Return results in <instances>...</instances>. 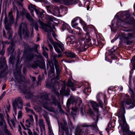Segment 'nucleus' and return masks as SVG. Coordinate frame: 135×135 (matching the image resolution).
Masks as SVG:
<instances>
[{
  "label": "nucleus",
  "instance_id": "c756f323",
  "mask_svg": "<svg viewBox=\"0 0 135 135\" xmlns=\"http://www.w3.org/2000/svg\"><path fill=\"white\" fill-rule=\"evenodd\" d=\"M26 126L27 127H30L32 124V123L30 120V119H27L26 121Z\"/></svg>",
  "mask_w": 135,
  "mask_h": 135
},
{
  "label": "nucleus",
  "instance_id": "5701e85b",
  "mask_svg": "<svg viewBox=\"0 0 135 135\" xmlns=\"http://www.w3.org/2000/svg\"><path fill=\"white\" fill-rule=\"evenodd\" d=\"M91 91V89L90 88L88 87V88L87 87L85 88V89L83 91V92L85 94L88 95L89 94L88 93H90Z\"/></svg>",
  "mask_w": 135,
  "mask_h": 135
},
{
  "label": "nucleus",
  "instance_id": "680f3d73",
  "mask_svg": "<svg viewBox=\"0 0 135 135\" xmlns=\"http://www.w3.org/2000/svg\"><path fill=\"white\" fill-rule=\"evenodd\" d=\"M26 105L27 107H29L30 106V105L29 103H27L26 104Z\"/></svg>",
  "mask_w": 135,
  "mask_h": 135
},
{
  "label": "nucleus",
  "instance_id": "a211bd4d",
  "mask_svg": "<svg viewBox=\"0 0 135 135\" xmlns=\"http://www.w3.org/2000/svg\"><path fill=\"white\" fill-rule=\"evenodd\" d=\"M62 27L63 28L65 29H66L70 33H73V30L68 24L64 23L62 25Z\"/></svg>",
  "mask_w": 135,
  "mask_h": 135
},
{
  "label": "nucleus",
  "instance_id": "13d9d810",
  "mask_svg": "<svg viewBox=\"0 0 135 135\" xmlns=\"http://www.w3.org/2000/svg\"><path fill=\"white\" fill-rule=\"evenodd\" d=\"M68 124L69 127H72V123L70 121L68 122Z\"/></svg>",
  "mask_w": 135,
  "mask_h": 135
},
{
  "label": "nucleus",
  "instance_id": "2eb2a0df",
  "mask_svg": "<svg viewBox=\"0 0 135 135\" xmlns=\"http://www.w3.org/2000/svg\"><path fill=\"white\" fill-rule=\"evenodd\" d=\"M71 102H75L76 105L78 104V105H80L82 103V101L81 99L78 97H72L70 98Z\"/></svg>",
  "mask_w": 135,
  "mask_h": 135
},
{
  "label": "nucleus",
  "instance_id": "37998d69",
  "mask_svg": "<svg viewBox=\"0 0 135 135\" xmlns=\"http://www.w3.org/2000/svg\"><path fill=\"white\" fill-rule=\"evenodd\" d=\"M43 54L44 56H45L46 58L47 59L48 58V54L47 52L45 51H44L43 52Z\"/></svg>",
  "mask_w": 135,
  "mask_h": 135
},
{
  "label": "nucleus",
  "instance_id": "aec40b11",
  "mask_svg": "<svg viewBox=\"0 0 135 135\" xmlns=\"http://www.w3.org/2000/svg\"><path fill=\"white\" fill-rule=\"evenodd\" d=\"M38 124L41 129H43L45 130V126L43 120L42 119H40L39 120Z\"/></svg>",
  "mask_w": 135,
  "mask_h": 135
},
{
  "label": "nucleus",
  "instance_id": "ddd939ff",
  "mask_svg": "<svg viewBox=\"0 0 135 135\" xmlns=\"http://www.w3.org/2000/svg\"><path fill=\"white\" fill-rule=\"evenodd\" d=\"M79 129V127L77 126L75 132V135H87V134H88V132L86 131L84 132H83L84 131H83V129H81L80 131Z\"/></svg>",
  "mask_w": 135,
  "mask_h": 135
},
{
  "label": "nucleus",
  "instance_id": "338daca9",
  "mask_svg": "<svg viewBox=\"0 0 135 135\" xmlns=\"http://www.w3.org/2000/svg\"><path fill=\"white\" fill-rule=\"evenodd\" d=\"M132 105H133V106L132 107H131V108H133L135 106V104L134 103L132 104Z\"/></svg>",
  "mask_w": 135,
  "mask_h": 135
},
{
  "label": "nucleus",
  "instance_id": "2f4dec72",
  "mask_svg": "<svg viewBox=\"0 0 135 135\" xmlns=\"http://www.w3.org/2000/svg\"><path fill=\"white\" fill-rule=\"evenodd\" d=\"M5 59L4 57H2L0 58V65L2 64V63L5 64Z\"/></svg>",
  "mask_w": 135,
  "mask_h": 135
},
{
  "label": "nucleus",
  "instance_id": "a19ab883",
  "mask_svg": "<svg viewBox=\"0 0 135 135\" xmlns=\"http://www.w3.org/2000/svg\"><path fill=\"white\" fill-rule=\"evenodd\" d=\"M55 11L57 14L59 13V9L58 7H56L55 8Z\"/></svg>",
  "mask_w": 135,
  "mask_h": 135
},
{
  "label": "nucleus",
  "instance_id": "6e6d98bb",
  "mask_svg": "<svg viewBox=\"0 0 135 135\" xmlns=\"http://www.w3.org/2000/svg\"><path fill=\"white\" fill-rule=\"evenodd\" d=\"M49 40L51 43L52 44H53V41L52 39V38L51 37H50L49 38Z\"/></svg>",
  "mask_w": 135,
  "mask_h": 135
},
{
  "label": "nucleus",
  "instance_id": "412c9836",
  "mask_svg": "<svg viewBox=\"0 0 135 135\" xmlns=\"http://www.w3.org/2000/svg\"><path fill=\"white\" fill-rule=\"evenodd\" d=\"M123 39L126 40H129L133 37V35L131 33H129L128 35H123Z\"/></svg>",
  "mask_w": 135,
  "mask_h": 135
},
{
  "label": "nucleus",
  "instance_id": "a878e982",
  "mask_svg": "<svg viewBox=\"0 0 135 135\" xmlns=\"http://www.w3.org/2000/svg\"><path fill=\"white\" fill-rule=\"evenodd\" d=\"M9 16L10 17L9 21L11 24L13 22V18L12 13L11 12H9L8 13Z\"/></svg>",
  "mask_w": 135,
  "mask_h": 135
},
{
  "label": "nucleus",
  "instance_id": "20e7f679",
  "mask_svg": "<svg viewBox=\"0 0 135 135\" xmlns=\"http://www.w3.org/2000/svg\"><path fill=\"white\" fill-rule=\"evenodd\" d=\"M73 40L70 37H68L66 38L67 43V44H69V42H70V44H73V46L76 47L77 50H78L79 51H83L84 50V48L85 47L81 45L80 44V42H79L80 41H79L78 42H74L73 41Z\"/></svg>",
  "mask_w": 135,
  "mask_h": 135
},
{
  "label": "nucleus",
  "instance_id": "4468645a",
  "mask_svg": "<svg viewBox=\"0 0 135 135\" xmlns=\"http://www.w3.org/2000/svg\"><path fill=\"white\" fill-rule=\"evenodd\" d=\"M46 123L48 125L49 129L48 133L49 135H54L51 127L50 124V122L49 121V119L47 117H46Z\"/></svg>",
  "mask_w": 135,
  "mask_h": 135
},
{
  "label": "nucleus",
  "instance_id": "79ce46f5",
  "mask_svg": "<svg viewBox=\"0 0 135 135\" xmlns=\"http://www.w3.org/2000/svg\"><path fill=\"white\" fill-rule=\"evenodd\" d=\"M89 3H90V2H89L88 1H86V2H85V5L86 4H87V5L88 4V5H87V6H87V10H89Z\"/></svg>",
  "mask_w": 135,
  "mask_h": 135
},
{
  "label": "nucleus",
  "instance_id": "58836bf2",
  "mask_svg": "<svg viewBox=\"0 0 135 135\" xmlns=\"http://www.w3.org/2000/svg\"><path fill=\"white\" fill-rule=\"evenodd\" d=\"M111 125L110 124H109L108 125V128H106V130L108 132H109V131L111 130L110 127Z\"/></svg>",
  "mask_w": 135,
  "mask_h": 135
},
{
  "label": "nucleus",
  "instance_id": "3c124183",
  "mask_svg": "<svg viewBox=\"0 0 135 135\" xmlns=\"http://www.w3.org/2000/svg\"><path fill=\"white\" fill-rule=\"evenodd\" d=\"M81 126L83 127H87L88 126L86 123H84L81 125Z\"/></svg>",
  "mask_w": 135,
  "mask_h": 135
},
{
  "label": "nucleus",
  "instance_id": "e433bc0d",
  "mask_svg": "<svg viewBox=\"0 0 135 135\" xmlns=\"http://www.w3.org/2000/svg\"><path fill=\"white\" fill-rule=\"evenodd\" d=\"M48 18L50 21H53L54 20L53 17L51 16H48Z\"/></svg>",
  "mask_w": 135,
  "mask_h": 135
},
{
  "label": "nucleus",
  "instance_id": "0eeeda50",
  "mask_svg": "<svg viewBox=\"0 0 135 135\" xmlns=\"http://www.w3.org/2000/svg\"><path fill=\"white\" fill-rule=\"evenodd\" d=\"M28 9L30 10V13L32 16L33 15V10L31 9V8H33L35 10V12L37 15L39 17H42L44 11L42 10H41V9L38 8H36L35 5L32 4H30L28 7Z\"/></svg>",
  "mask_w": 135,
  "mask_h": 135
},
{
  "label": "nucleus",
  "instance_id": "4c0bfd02",
  "mask_svg": "<svg viewBox=\"0 0 135 135\" xmlns=\"http://www.w3.org/2000/svg\"><path fill=\"white\" fill-rule=\"evenodd\" d=\"M91 128L93 129H97L98 127L97 126V125L95 124L94 125H92L91 126Z\"/></svg>",
  "mask_w": 135,
  "mask_h": 135
},
{
  "label": "nucleus",
  "instance_id": "39448f33",
  "mask_svg": "<svg viewBox=\"0 0 135 135\" xmlns=\"http://www.w3.org/2000/svg\"><path fill=\"white\" fill-rule=\"evenodd\" d=\"M123 15H125L123 16V18L126 17L127 18L124 20H122L120 21V22H118V24H119L120 25L123 26V25L126 24V23H128L130 24L132 23L134 21L133 18H132L131 17L130 18V15L128 13L126 12L125 11L123 12L122 13Z\"/></svg>",
  "mask_w": 135,
  "mask_h": 135
},
{
  "label": "nucleus",
  "instance_id": "f3484780",
  "mask_svg": "<svg viewBox=\"0 0 135 135\" xmlns=\"http://www.w3.org/2000/svg\"><path fill=\"white\" fill-rule=\"evenodd\" d=\"M27 112L28 113H29L30 114H33L35 116V119L36 121V122H37L38 120V117L35 114L33 111L31 109H30L26 107L25 108Z\"/></svg>",
  "mask_w": 135,
  "mask_h": 135
},
{
  "label": "nucleus",
  "instance_id": "6e6552de",
  "mask_svg": "<svg viewBox=\"0 0 135 135\" xmlns=\"http://www.w3.org/2000/svg\"><path fill=\"white\" fill-rule=\"evenodd\" d=\"M23 104L21 98L18 97L16 98L13 102V106L14 112L15 113H17L16 108H17L21 109L23 108Z\"/></svg>",
  "mask_w": 135,
  "mask_h": 135
},
{
  "label": "nucleus",
  "instance_id": "ea45409f",
  "mask_svg": "<svg viewBox=\"0 0 135 135\" xmlns=\"http://www.w3.org/2000/svg\"><path fill=\"white\" fill-rule=\"evenodd\" d=\"M5 52V51L4 49H3L0 51V55H1L2 56H3L4 55V53Z\"/></svg>",
  "mask_w": 135,
  "mask_h": 135
},
{
  "label": "nucleus",
  "instance_id": "8fccbe9b",
  "mask_svg": "<svg viewBox=\"0 0 135 135\" xmlns=\"http://www.w3.org/2000/svg\"><path fill=\"white\" fill-rule=\"evenodd\" d=\"M130 93H131V97H133L134 95V92L133 91H130Z\"/></svg>",
  "mask_w": 135,
  "mask_h": 135
},
{
  "label": "nucleus",
  "instance_id": "864d4df0",
  "mask_svg": "<svg viewBox=\"0 0 135 135\" xmlns=\"http://www.w3.org/2000/svg\"><path fill=\"white\" fill-rule=\"evenodd\" d=\"M98 45H99L100 47L101 46L102 47L104 45V44H103L102 43L100 42L98 43Z\"/></svg>",
  "mask_w": 135,
  "mask_h": 135
},
{
  "label": "nucleus",
  "instance_id": "4d7b16f0",
  "mask_svg": "<svg viewBox=\"0 0 135 135\" xmlns=\"http://www.w3.org/2000/svg\"><path fill=\"white\" fill-rule=\"evenodd\" d=\"M28 133L29 135H33L32 134V132L30 130H28Z\"/></svg>",
  "mask_w": 135,
  "mask_h": 135
},
{
  "label": "nucleus",
  "instance_id": "5fc2aeb1",
  "mask_svg": "<svg viewBox=\"0 0 135 135\" xmlns=\"http://www.w3.org/2000/svg\"><path fill=\"white\" fill-rule=\"evenodd\" d=\"M35 28L36 30L38 31V26L37 25L35 24Z\"/></svg>",
  "mask_w": 135,
  "mask_h": 135
},
{
  "label": "nucleus",
  "instance_id": "a18cd8bd",
  "mask_svg": "<svg viewBox=\"0 0 135 135\" xmlns=\"http://www.w3.org/2000/svg\"><path fill=\"white\" fill-rule=\"evenodd\" d=\"M43 107H44V108L47 109V110H49V111H51L52 110L50 109L48 107V106L47 105H45V104H44L43 105Z\"/></svg>",
  "mask_w": 135,
  "mask_h": 135
},
{
  "label": "nucleus",
  "instance_id": "f8f14e48",
  "mask_svg": "<svg viewBox=\"0 0 135 135\" xmlns=\"http://www.w3.org/2000/svg\"><path fill=\"white\" fill-rule=\"evenodd\" d=\"M56 44L57 46H54V47L56 52L59 53L58 55V57H59L62 56L61 54L60 53L61 51L59 49H60L63 51L64 50V48L63 44L62 43H56Z\"/></svg>",
  "mask_w": 135,
  "mask_h": 135
},
{
  "label": "nucleus",
  "instance_id": "72a5a7b5",
  "mask_svg": "<svg viewBox=\"0 0 135 135\" xmlns=\"http://www.w3.org/2000/svg\"><path fill=\"white\" fill-rule=\"evenodd\" d=\"M22 115V113L21 111H20L18 112V118L19 119L21 118Z\"/></svg>",
  "mask_w": 135,
  "mask_h": 135
},
{
  "label": "nucleus",
  "instance_id": "9b49d317",
  "mask_svg": "<svg viewBox=\"0 0 135 135\" xmlns=\"http://www.w3.org/2000/svg\"><path fill=\"white\" fill-rule=\"evenodd\" d=\"M90 102L93 109L98 112L99 109L98 108L99 107L102 108V103L100 100H98L99 105L96 102L94 101L90 100Z\"/></svg>",
  "mask_w": 135,
  "mask_h": 135
},
{
  "label": "nucleus",
  "instance_id": "1a4fd4ad",
  "mask_svg": "<svg viewBox=\"0 0 135 135\" xmlns=\"http://www.w3.org/2000/svg\"><path fill=\"white\" fill-rule=\"evenodd\" d=\"M22 30L23 31V34L25 36V37H28V34L27 31L26 25L25 24L23 23H21L18 31V33L20 37H21V36Z\"/></svg>",
  "mask_w": 135,
  "mask_h": 135
},
{
  "label": "nucleus",
  "instance_id": "423d86ee",
  "mask_svg": "<svg viewBox=\"0 0 135 135\" xmlns=\"http://www.w3.org/2000/svg\"><path fill=\"white\" fill-rule=\"evenodd\" d=\"M0 126L1 128H4V133L6 135H12L6 129V123L4 120V116L1 113L0 114ZM0 135L4 134L1 131L0 132Z\"/></svg>",
  "mask_w": 135,
  "mask_h": 135
},
{
  "label": "nucleus",
  "instance_id": "052dcab7",
  "mask_svg": "<svg viewBox=\"0 0 135 135\" xmlns=\"http://www.w3.org/2000/svg\"><path fill=\"white\" fill-rule=\"evenodd\" d=\"M5 87H6V85H4L3 86V87H2V89L3 90H4V89L5 88Z\"/></svg>",
  "mask_w": 135,
  "mask_h": 135
},
{
  "label": "nucleus",
  "instance_id": "774afa93",
  "mask_svg": "<svg viewBox=\"0 0 135 135\" xmlns=\"http://www.w3.org/2000/svg\"><path fill=\"white\" fill-rule=\"evenodd\" d=\"M46 86L49 88H50V86L48 85V84L47 83L46 84Z\"/></svg>",
  "mask_w": 135,
  "mask_h": 135
},
{
  "label": "nucleus",
  "instance_id": "4be33fe9",
  "mask_svg": "<svg viewBox=\"0 0 135 135\" xmlns=\"http://www.w3.org/2000/svg\"><path fill=\"white\" fill-rule=\"evenodd\" d=\"M65 85L61 88V89L60 91V93L62 95H69V92L68 91L67 92V93L66 94L65 91Z\"/></svg>",
  "mask_w": 135,
  "mask_h": 135
},
{
  "label": "nucleus",
  "instance_id": "e2e57ef3",
  "mask_svg": "<svg viewBox=\"0 0 135 135\" xmlns=\"http://www.w3.org/2000/svg\"><path fill=\"white\" fill-rule=\"evenodd\" d=\"M9 62L11 63H12V58L11 57H10V59H9Z\"/></svg>",
  "mask_w": 135,
  "mask_h": 135
},
{
  "label": "nucleus",
  "instance_id": "f704fd0d",
  "mask_svg": "<svg viewBox=\"0 0 135 135\" xmlns=\"http://www.w3.org/2000/svg\"><path fill=\"white\" fill-rule=\"evenodd\" d=\"M56 69L57 75V76H56V78L55 79L58 80V79H59V75L60 72V71L59 70H58L57 69Z\"/></svg>",
  "mask_w": 135,
  "mask_h": 135
},
{
  "label": "nucleus",
  "instance_id": "7c9ffc66",
  "mask_svg": "<svg viewBox=\"0 0 135 135\" xmlns=\"http://www.w3.org/2000/svg\"><path fill=\"white\" fill-rule=\"evenodd\" d=\"M25 16L30 21H32V19L30 16V14L28 13H26L25 14Z\"/></svg>",
  "mask_w": 135,
  "mask_h": 135
},
{
  "label": "nucleus",
  "instance_id": "69168bd1",
  "mask_svg": "<svg viewBox=\"0 0 135 135\" xmlns=\"http://www.w3.org/2000/svg\"><path fill=\"white\" fill-rule=\"evenodd\" d=\"M32 80L33 81H34L35 80V78L34 77H32Z\"/></svg>",
  "mask_w": 135,
  "mask_h": 135
},
{
  "label": "nucleus",
  "instance_id": "dca6fc26",
  "mask_svg": "<svg viewBox=\"0 0 135 135\" xmlns=\"http://www.w3.org/2000/svg\"><path fill=\"white\" fill-rule=\"evenodd\" d=\"M45 101H46V105H48L49 104H50V103L51 104L52 103H54L55 105H59V103L58 102L57 100L55 98H52V101L51 102L50 100L49 99H46L45 100Z\"/></svg>",
  "mask_w": 135,
  "mask_h": 135
},
{
  "label": "nucleus",
  "instance_id": "cd10ccee",
  "mask_svg": "<svg viewBox=\"0 0 135 135\" xmlns=\"http://www.w3.org/2000/svg\"><path fill=\"white\" fill-rule=\"evenodd\" d=\"M64 126L62 124L59 123H58V125L59 128L60 127L63 130L65 129V127L66 128V122H64Z\"/></svg>",
  "mask_w": 135,
  "mask_h": 135
},
{
  "label": "nucleus",
  "instance_id": "0e129e2a",
  "mask_svg": "<svg viewBox=\"0 0 135 135\" xmlns=\"http://www.w3.org/2000/svg\"><path fill=\"white\" fill-rule=\"evenodd\" d=\"M33 135H38L37 133L36 132H34L33 133Z\"/></svg>",
  "mask_w": 135,
  "mask_h": 135
},
{
  "label": "nucleus",
  "instance_id": "49530a36",
  "mask_svg": "<svg viewBox=\"0 0 135 135\" xmlns=\"http://www.w3.org/2000/svg\"><path fill=\"white\" fill-rule=\"evenodd\" d=\"M88 113L92 115L93 114V112L91 109H89L87 112Z\"/></svg>",
  "mask_w": 135,
  "mask_h": 135
},
{
  "label": "nucleus",
  "instance_id": "c9c22d12",
  "mask_svg": "<svg viewBox=\"0 0 135 135\" xmlns=\"http://www.w3.org/2000/svg\"><path fill=\"white\" fill-rule=\"evenodd\" d=\"M51 58H52L53 60H55L56 58L57 57V55L55 54H53L51 55Z\"/></svg>",
  "mask_w": 135,
  "mask_h": 135
},
{
  "label": "nucleus",
  "instance_id": "473e14b6",
  "mask_svg": "<svg viewBox=\"0 0 135 135\" xmlns=\"http://www.w3.org/2000/svg\"><path fill=\"white\" fill-rule=\"evenodd\" d=\"M28 116L29 117V118L28 119H30V120L31 122H33L34 120L32 116L31 115H28Z\"/></svg>",
  "mask_w": 135,
  "mask_h": 135
},
{
  "label": "nucleus",
  "instance_id": "f257e3e1",
  "mask_svg": "<svg viewBox=\"0 0 135 135\" xmlns=\"http://www.w3.org/2000/svg\"><path fill=\"white\" fill-rule=\"evenodd\" d=\"M126 96L127 98H126V99H125L123 101L121 102L120 103V105L121 109L118 113L120 125L121 126V129L123 130V132H126L129 131V127L126 121L124 116L125 111L124 109V105L126 104H129L131 103L128 100V95H126Z\"/></svg>",
  "mask_w": 135,
  "mask_h": 135
},
{
  "label": "nucleus",
  "instance_id": "f03ea898",
  "mask_svg": "<svg viewBox=\"0 0 135 135\" xmlns=\"http://www.w3.org/2000/svg\"><path fill=\"white\" fill-rule=\"evenodd\" d=\"M77 21L79 22L83 26V28L84 30H89V26L88 27L85 22L80 18L79 17L74 18L71 21V25L73 27L78 30V31H77V32L78 34V33H81V30L79 27L76 26L78 24V23L76 22Z\"/></svg>",
  "mask_w": 135,
  "mask_h": 135
},
{
  "label": "nucleus",
  "instance_id": "c85d7f7f",
  "mask_svg": "<svg viewBox=\"0 0 135 135\" xmlns=\"http://www.w3.org/2000/svg\"><path fill=\"white\" fill-rule=\"evenodd\" d=\"M40 61H36L34 62V64H32V67L33 68H36L37 66L39 65Z\"/></svg>",
  "mask_w": 135,
  "mask_h": 135
},
{
  "label": "nucleus",
  "instance_id": "9d476101",
  "mask_svg": "<svg viewBox=\"0 0 135 135\" xmlns=\"http://www.w3.org/2000/svg\"><path fill=\"white\" fill-rule=\"evenodd\" d=\"M4 22L5 28L7 32L6 37L8 38L9 39L12 37V30L11 29L10 26L8 25L7 20L6 16V17Z\"/></svg>",
  "mask_w": 135,
  "mask_h": 135
},
{
  "label": "nucleus",
  "instance_id": "c03bdc74",
  "mask_svg": "<svg viewBox=\"0 0 135 135\" xmlns=\"http://www.w3.org/2000/svg\"><path fill=\"white\" fill-rule=\"evenodd\" d=\"M23 1V0H17V2L18 4L21 6H22V4L21 3V2H22Z\"/></svg>",
  "mask_w": 135,
  "mask_h": 135
},
{
  "label": "nucleus",
  "instance_id": "bb28decb",
  "mask_svg": "<svg viewBox=\"0 0 135 135\" xmlns=\"http://www.w3.org/2000/svg\"><path fill=\"white\" fill-rule=\"evenodd\" d=\"M67 55L71 58H73L75 56V54L74 53L69 52L67 53Z\"/></svg>",
  "mask_w": 135,
  "mask_h": 135
},
{
  "label": "nucleus",
  "instance_id": "393cba45",
  "mask_svg": "<svg viewBox=\"0 0 135 135\" xmlns=\"http://www.w3.org/2000/svg\"><path fill=\"white\" fill-rule=\"evenodd\" d=\"M14 45L13 44H11V46H10L8 49V51L9 53H12L14 51V49L13 48V46Z\"/></svg>",
  "mask_w": 135,
  "mask_h": 135
},
{
  "label": "nucleus",
  "instance_id": "603ef678",
  "mask_svg": "<svg viewBox=\"0 0 135 135\" xmlns=\"http://www.w3.org/2000/svg\"><path fill=\"white\" fill-rule=\"evenodd\" d=\"M18 130L20 134L21 133V128L20 126H18Z\"/></svg>",
  "mask_w": 135,
  "mask_h": 135
},
{
  "label": "nucleus",
  "instance_id": "de8ad7c7",
  "mask_svg": "<svg viewBox=\"0 0 135 135\" xmlns=\"http://www.w3.org/2000/svg\"><path fill=\"white\" fill-rule=\"evenodd\" d=\"M93 116H94V117L95 118H96V120H95V119H94V118H93L95 120V122L96 123H97L98 121V118L97 117H96L95 115H94H94Z\"/></svg>",
  "mask_w": 135,
  "mask_h": 135
},
{
  "label": "nucleus",
  "instance_id": "7ed1b4c3",
  "mask_svg": "<svg viewBox=\"0 0 135 135\" xmlns=\"http://www.w3.org/2000/svg\"><path fill=\"white\" fill-rule=\"evenodd\" d=\"M78 34L79 35V42H80L81 45L85 47L84 48V50H85L88 47V45L87 44H84L85 42H88L91 40V38L89 34L88 33H86L85 35H84L82 32L81 33H78Z\"/></svg>",
  "mask_w": 135,
  "mask_h": 135
},
{
  "label": "nucleus",
  "instance_id": "6ab92c4d",
  "mask_svg": "<svg viewBox=\"0 0 135 135\" xmlns=\"http://www.w3.org/2000/svg\"><path fill=\"white\" fill-rule=\"evenodd\" d=\"M67 85L68 86L71 87V89L73 91H75L76 90V88L74 87L75 86H76V84H74L71 82V80H68V82L67 83Z\"/></svg>",
  "mask_w": 135,
  "mask_h": 135
},
{
  "label": "nucleus",
  "instance_id": "b1692460",
  "mask_svg": "<svg viewBox=\"0 0 135 135\" xmlns=\"http://www.w3.org/2000/svg\"><path fill=\"white\" fill-rule=\"evenodd\" d=\"M50 71L49 72V75H53V73L55 71L54 68V65L52 66H50Z\"/></svg>",
  "mask_w": 135,
  "mask_h": 135
},
{
  "label": "nucleus",
  "instance_id": "09e8293b",
  "mask_svg": "<svg viewBox=\"0 0 135 135\" xmlns=\"http://www.w3.org/2000/svg\"><path fill=\"white\" fill-rule=\"evenodd\" d=\"M7 119L8 121V123L10 125V123H9V117L8 116V114H7Z\"/></svg>",
  "mask_w": 135,
  "mask_h": 135
},
{
  "label": "nucleus",
  "instance_id": "bf43d9fd",
  "mask_svg": "<svg viewBox=\"0 0 135 135\" xmlns=\"http://www.w3.org/2000/svg\"><path fill=\"white\" fill-rule=\"evenodd\" d=\"M48 45L49 47H50V49L51 50V49L53 48V47L52 45H51V44H49Z\"/></svg>",
  "mask_w": 135,
  "mask_h": 135
}]
</instances>
